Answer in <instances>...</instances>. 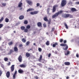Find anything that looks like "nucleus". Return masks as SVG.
<instances>
[{"mask_svg":"<svg viewBox=\"0 0 79 79\" xmlns=\"http://www.w3.org/2000/svg\"><path fill=\"white\" fill-rule=\"evenodd\" d=\"M63 12L62 10H60L59 12H57L52 17V18H56L60 14H61V13Z\"/></svg>","mask_w":79,"mask_h":79,"instance_id":"f257e3e1","label":"nucleus"},{"mask_svg":"<svg viewBox=\"0 0 79 79\" xmlns=\"http://www.w3.org/2000/svg\"><path fill=\"white\" fill-rule=\"evenodd\" d=\"M67 3V1L66 0H62L61 1L60 5L62 6V7H63V6H64L66 5Z\"/></svg>","mask_w":79,"mask_h":79,"instance_id":"f03ea898","label":"nucleus"},{"mask_svg":"<svg viewBox=\"0 0 79 79\" xmlns=\"http://www.w3.org/2000/svg\"><path fill=\"white\" fill-rule=\"evenodd\" d=\"M58 5H55L53 6L52 13H54V12H55V11H56V7H58Z\"/></svg>","mask_w":79,"mask_h":79,"instance_id":"7ed1b4c3","label":"nucleus"},{"mask_svg":"<svg viewBox=\"0 0 79 79\" xmlns=\"http://www.w3.org/2000/svg\"><path fill=\"white\" fill-rule=\"evenodd\" d=\"M62 17L64 18H67L69 17V14H64L62 15Z\"/></svg>","mask_w":79,"mask_h":79,"instance_id":"20e7f679","label":"nucleus"},{"mask_svg":"<svg viewBox=\"0 0 79 79\" xmlns=\"http://www.w3.org/2000/svg\"><path fill=\"white\" fill-rule=\"evenodd\" d=\"M18 60L19 62H21L23 60V57L21 56V55H20L19 56Z\"/></svg>","mask_w":79,"mask_h":79,"instance_id":"39448f33","label":"nucleus"},{"mask_svg":"<svg viewBox=\"0 0 79 79\" xmlns=\"http://www.w3.org/2000/svg\"><path fill=\"white\" fill-rule=\"evenodd\" d=\"M37 25L38 27H42V23L40 22H38L37 23Z\"/></svg>","mask_w":79,"mask_h":79,"instance_id":"423d86ee","label":"nucleus"},{"mask_svg":"<svg viewBox=\"0 0 79 79\" xmlns=\"http://www.w3.org/2000/svg\"><path fill=\"white\" fill-rule=\"evenodd\" d=\"M26 2L28 3V4H29V5H31L32 4V2L29 0H26Z\"/></svg>","mask_w":79,"mask_h":79,"instance_id":"0eeeda50","label":"nucleus"},{"mask_svg":"<svg viewBox=\"0 0 79 79\" xmlns=\"http://www.w3.org/2000/svg\"><path fill=\"white\" fill-rule=\"evenodd\" d=\"M15 65H12L11 67H10V69H11V72H13V71H14V70H15Z\"/></svg>","mask_w":79,"mask_h":79,"instance_id":"6e6552de","label":"nucleus"},{"mask_svg":"<svg viewBox=\"0 0 79 79\" xmlns=\"http://www.w3.org/2000/svg\"><path fill=\"white\" fill-rule=\"evenodd\" d=\"M10 72L8 71L6 73V76L7 78L10 77Z\"/></svg>","mask_w":79,"mask_h":79,"instance_id":"1a4fd4ad","label":"nucleus"},{"mask_svg":"<svg viewBox=\"0 0 79 79\" xmlns=\"http://www.w3.org/2000/svg\"><path fill=\"white\" fill-rule=\"evenodd\" d=\"M18 72L20 74H23L24 73V71L22 69H19L18 70Z\"/></svg>","mask_w":79,"mask_h":79,"instance_id":"9d476101","label":"nucleus"},{"mask_svg":"<svg viewBox=\"0 0 79 79\" xmlns=\"http://www.w3.org/2000/svg\"><path fill=\"white\" fill-rule=\"evenodd\" d=\"M37 13H38V11H35L33 12H30V14L32 15H36V14H37Z\"/></svg>","mask_w":79,"mask_h":79,"instance_id":"9b49d317","label":"nucleus"},{"mask_svg":"<svg viewBox=\"0 0 79 79\" xmlns=\"http://www.w3.org/2000/svg\"><path fill=\"white\" fill-rule=\"evenodd\" d=\"M22 6H23V3L21 2H20L18 4V7L21 8Z\"/></svg>","mask_w":79,"mask_h":79,"instance_id":"f8f14e48","label":"nucleus"},{"mask_svg":"<svg viewBox=\"0 0 79 79\" xmlns=\"http://www.w3.org/2000/svg\"><path fill=\"white\" fill-rule=\"evenodd\" d=\"M65 65L66 66H69L70 65V62H66L64 63Z\"/></svg>","mask_w":79,"mask_h":79,"instance_id":"ddd939ff","label":"nucleus"},{"mask_svg":"<svg viewBox=\"0 0 79 79\" xmlns=\"http://www.w3.org/2000/svg\"><path fill=\"white\" fill-rule=\"evenodd\" d=\"M24 15H22L20 16L19 17V19H20V20H22V19H24Z\"/></svg>","mask_w":79,"mask_h":79,"instance_id":"4468645a","label":"nucleus"},{"mask_svg":"<svg viewBox=\"0 0 79 79\" xmlns=\"http://www.w3.org/2000/svg\"><path fill=\"white\" fill-rule=\"evenodd\" d=\"M19 66H20V68H26V65L23 64H22L19 65Z\"/></svg>","mask_w":79,"mask_h":79,"instance_id":"2eb2a0df","label":"nucleus"},{"mask_svg":"<svg viewBox=\"0 0 79 79\" xmlns=\"http://www.w3.org/2000/svg\"><path fill=\"white\" fill-rule=\"evenodd\" d=\"M13 52H14V51L13 50V49H10V50L9 51V53H8V55H10L12 53H13Z\"/></svg>","mask_w":79,"mask_h":79,"instance_id":"dca6fc26","label":"nucleus"},{"mask_svg":"<svg viewBox=\"0 0 79 79\" xmlns=\"http://www.w3.org/2000/svg\"><path fill=\"white\" fill-rule=\"evenodd\" d=\"M44 20L45 21L47 22L48 21V17H45L44 18Z\"/></svg>","mask_w":79,"mask_h":79,"instance_id":"f3484780","label":"nucleus"},{"mask_svg":"<svg viewBox=\"0 0 79 79\" xmlns=\"http://www.w3.org/2000/svg\"><path fill=\"white\" fill-rule=\"evenodd\" d=\"M14 50L15 52H18V48L16 47H14Z\"/></svg>","mask_w":79,"mask_h":79,"instance_id":"a211bd4d","label":"nucleus"},{"mask_svg":"<svg viewBox=\"0 0 79 79\" xmlns=\"http://www.w3.org/2000/svg\"><path fill=\"white\" fill-rule=\"evenodd\" d=\"M30 53L29 52H27L26 54V56L27 57H29L30 56Z\"/></svg>","mask_w":79,"mask_h":79,"instance_id":"6ab92c4d","label":"nucleus"},{"mask_svg":"<svg viewBox=\"0 0 79 79\" xmlns=\"http://www.w3.org/2000/svg\"><path fill=\"white\" fill-rule=\"evenodd\" d=\"M40 62H41V63H46V61L44 59H42L41 60V61H39Z\"/></svg>","mask_w":79,"mask_h":79,"instance_id":"aec40b11","label":"nucleus"},{"mask_svg":"<svg viewBox=\"0 0 79 79\" xmlns=\"http://www.w3.org/2000/svg\"><path fill=\"white\" fill-rule=\"evenodd\" d=\"M71 11H76L77 10L76 9V8H72L71 9Z\"/></svg>","mask_w":79,"mask_h":79,"instance_id":"412c9836","label":"nucleus"},{"mask_svg":"<svg viewBox=\"0 0 79 79\" xmlns=\"http://www.w3.org/2000/svg\"><path fill=\"white\" fill-rule=\"evenodd\" d=\"M68 45L66 44H60V46L66 47Z\"/></svg>","mask_w":79,"mask_h":79,"instance_id":"4be33fe9","label":"nucleus"},{"mask_svg":"<svg viewBox=\"0 0 79 79\" xmlns=\"http://www.w3.org/2000/svg\"><path fill=\"white\" fill-rule=\"evenodd\" d=\"M64 26L65 27V28L68 29V25H67V24H66V23H64Z\"/></svg>","mask_w":79,"mask_h":79,"instance_id":"5701e85b","label":"nucleus"},{"mask_svg":"<svg viewBox=\"0 0 79 79\" xmlns=\"http://www.w3.org/2000/svg\"><path fill=\"white\" fill-rule=\"evenodd\" d=\"M58 45V43H55L54 44L52 45L53 47H56V45Z\"/></svg>","mask_w":79,"mask_h":79,"instance_id":"b1692460","label":"nucleus"},{"mask_svg":"<svg viewBox=\"0 0 79 79\" xmlns=\"http://www.w3.org/2000/svg\"><path fill=\"white\" fill-rule=\"evenodd\" d=\"M22 41L23 43H25L26 42V40L24 38H23L22 40Z\"/></svg>","mask_w":79,"mask_h":79,"instance_id":"393cba45","label":"nucleus"},{"mask_svg":"<svg viewBox=\"0 0 79 79\" xmlns=\"http://www.w3.org/2000/svg\"><path fill=\"white\" fill-rule=\"evenodd\" d=\"M20 29H21V30H22V31H23V30H24V29H25V27L21 26L20 27Z\"/></svg>","mask_w":79,"mask_h":79,"instance_id":"a878e982","label":"nucleus"},{"mask_svg":"<svg viewBox=\"0 0 79 79\" xmlns=\"http://www.w3.org/2000/svg\"><path fill=\"white\" fill-rule=\"evenodd\" d=\"M32 10H34V9L32 8H29L27 10V12H28L29 11H32Z\"/></svg>","mask_w":79,"mask_h":79,"instance_id":"bb28decb","label":"nucleus"},{"mask_svg":"<svg viewBox=\"0 0 79 79\" xmlns=\"http://www.w3.org/2000/svg\"><path fill=\"white\" fill-rule=\"evenodd\" d=\"M46 45H50V43H49V41H47V42L46 43Z\"/></svg>","mask_w":79,"mask_h":79,"instance_id":"cd10ccee","label":"nucleus"},{"mask_svg":"<svg viewBox=\"0 0 79 79\" xmlns=\"http://www.w3.org/2000/svg\"><path fill=\"white\" fill-rule=\"evenodd\" d=\"M42 55H41L40 56V59L39 60V61H41V60H42Z\"/></svg>","mask_w":79,"mask_h":79,"instance_id":"c85d7f7f","label":"nucleus"},{"mask_svg":"<svg viewBox=\"0 0 79 79\" xmlns=\"http://www.w3.org/2000/svg\"><path fill=\"white\" fill-rule=\"evenodd\" d=\"M5 22L6 23H8L9 22V19L7 18H6L5 19Z\"/></svg>","mask_w":79,"mask_h":79,"instance_id":"c756f323","label":"nucleus"},{"mask_svg":"<svg viewBox=\"0 0 79 79\" xmlns=\"http://www.w3.org/2000/svg\"><path fill=\"white\" fill-rule=\"evenodd\" d=\"M26 28L27 29H29L31 28V26H30L29 25H28L26 26Z\"/></svg>","mask_w":79,"mask_h":79,"instance_id":"7c9ffc66","label":"nucleus"},{"mask_svg":"<svg viewBox=\"0 0 79 79\" xmlns=\"http://www.w3.org/2000/svg\"><path fill=\"white\" fill-rule=\"evenodd\" d=\"M13 42L12 41H11L10 42H9L8 43V45H12L13 44Z\"/></svg>","mask_w":79,"mask_h":79,"instance_id":"2f4dec72","label":"nucleus"},{"mask_svg":"<svg viewBox=\"0 0 79 79\" xmlns=\"http://www.w3.org/2000/svg\"><path fill=\"white\" fill-rule=\"evenodd\" d=\"M69 16L70 18H73V16L72 15L69 14Z\"/></svg>","mask_w":79,"mask_h":79,"instance_id":"473e14b6","label":"nucleus"},{"mask_svg":"<svg viewBox=\"0 0 79 79\" xmlns=\"http://www.w3.org/2000/svg\"><path fill=\"white\" fill-rule=\"evenodd\" d=\"M37 65H38V66H40V67H41V68L42 67V64H41L40 63L37 64Z\"/></svg>","mask_w":79,"mask_h":79,"instance_id":"72a5a7b5","label":"nucleus"},{"mask_svg":"<svg viewBox=\"0 0 79 79\" xmlns=\"http://www.w3.org/2000/svg\"><path fill=\"white\" fill-rule=\"evenodd\" d=\"M69 51H67V53H65V55H69Z\"/></svg>","mask_w":79,"mask_h":79,"instance_id":"f704fd0d","label":"nucleus"},{"mask_svg":"<svg viewBox=\"0 0 79 79\" xmlns=\"http://www.w3.org/2000/svg\"><path fill=\"white\" fill-rule=\"evenodd\" d=\"M24 32H28V29L27 28L25 29L24 30Z\"/></svg>","mask_w":79,"mask_h":79,"instance_id":"c9c22d12","label":"nucleus"},{"mask_svg":"<svg viewBox=\"0 0 79 79\" xmlns=\"http://www.w3.org/2000/svg\"><path fill=\"white\" fill-rule=\"evenodd\" d=\"M2 5L3 6H6V3H2Z\"/></svg>","mask_w":79,"mask_h":79,"instance_id":"e433bc0d","label":"nucleus"},{"mask_svg":"<svg viewBox=\"0 0 79 79\" xmlns=\"http://www.w3.org/2000/svg\"><path fill=\"white\" fill-rule=\"evenodd\" d=\"M29 44H30V42L29 41H27L26 43V45L27 46L29 45Z\"/></svg>","mask_w":79,"mask_h":79,"instance_id":"4c0bfd02","label":"nucleus"},{"mask_svg":"<svg viewBox=\"0 0 79 79\" xmlns=\"http://www.w3.org/2000/svg\"><path fill=\"white\" fill-rule=\"evenodd\" d=\"M68 46H67L64 49V50H68Z\"/></svg>","mask_w":79,"mask_h":79,"instance_id":"58836bf2","label":"nucleus"},{"mask_svg":"<svg viewBox=\"0 0 79 79\" xmlns=\"http://www.w3.org/2000/svg\"><path fill=\"white\" fill-rule=\"evenodd\" d=\"M3 24H0V29L2 28V27H3Z\"/></svg>","mask_w":79,"mask_h":79,"instance_id":"ea45409f","label":"nucleus"},{"mask_svg":"<svg viewBox=\"0 0 79 79\" xmlns=\"http://www.w3.org/2000/svg\"><path fill=\"white\" fill-rule=\"evenodd\" d=\"M24 23L25 24H27L28 23V22H27V20H25L24 22Z\"/></svg>","mask_w":79,"mask_h":79,"instance_id":"a19ab883","label":"nucleus"},{"mask_svg":"<svg viewBox=\"0 0 79 79\" xmlns=\"http://www.w3.org/2000/svg\"><path fill=\"white\" fill-rule=\"evenodd\" d=\"M43 27H47V25L45 23H44L43 24Z\"/></svg>","mask_w":79,"mask_h":79,"instance_id":"79ce46f5","label":"nucleus"},{"mask_svg":"<svg viewBox=\"0 0 79 79\" xmlns=\"http://www.w3.org/2000/svg\"><path fill=\"white\" fill-rule=\"evenodd\" d=\"M4 60L5 61H8V58L7 57H5L4 59Z\"/></svg>","mask_w":79,"mask_h":79,"instance_id":"37998d69","label":"nucleus"},{"mask_svg":"<svg viewBox=\"0 0 79 79\" xmlns=\"http://www.w3.org/2000/svg\"><path fill=\"white\" fill-rule=\"evenodd\" d=\"M59 41L60 42L62 43L63 42V39H61Z\"/></svg>","mask_w":79,"mask_h":79,"instance_id":"c03bdc74","label":"nucleus"},{"mask_svg":"<svg viewBox=\"0 0 79 79\" xmlns=\"http://www.w3.org/2000/svg\"><path fill=\"white\" fill-rule=\"evenodd\" d=\"M38 50L39 52H42V49L41 48H38Z\"/></svg>","mask_w":79,"mask_h":79,"instance_id":"a18cd8bd","label":"nucleus"},{"mask_svg":"<svg viewBox=\"0 0 79 79\" xmlns=\"http://www.w3.org/2000/svg\"><path fill=\"white\" fill-rule=\"evenodd\" d=\"M47 22H48V24H50V23H51V19H50L48 21H47Z\"/></svg>","mask_w":79,"mask_h":79,"instance_id":"49530a36","label":"nucleus"},{"mask_svg":"<svg viewBox=\"0 0 79 79\" xmlns=\"http://www.w3.org/2000/svg\"><path fill=\"white\" fill-rule=\"evenodd\" d=\"M34 77L35 79H39V77H38V76H35Z\"/></svg>","mask_w":79,"mask_h":79,"instance_id":"de8ad7c7","label":"nucleus"},{"mask_svg":"<svg viewBox=\"0 0 79 79\" xmlns=\"http://www.w3.org/2000/svg\"><path fill=\"white\" fill-rule=\"evenodd\" d=\"M50 10L49 8H48V15H50V14L49 13V10Z\"/></svg>","mask_w":79,"mask_h":79,"instance_id":"09e8293b","label":"nucleus"},{"mask_svg":"<svg viewBox=\"0 0 79 79\" xmlns=\"http://www.w3.org/2000/svg\"><path fill=\"white\" fill-rule=\"evenodd\" d=\"M55 31V28L53 27L51 30V32H53Z\"/></svg>","mask_w":79,"mask_h":79,"instance_id":"8fccbe9b","label":"nucleus"},{"mask_svg":"<svg viewBox=\"0 0 79 79\" xmlns=\"http://www.w3.org/2000/svg\"><path fill=\"white\" fill-rule=\"evenodd\" d=\"M68 5H72V4H73V2H70L68 3Z\"/></svg>","mask_w":79,"mask_h":79,"instance_id":"3c124183","label":"nucleus"},{"mask_svg":"<svg viewBox=\"0 0 79 79\" xmlns=\"http://www.w3.org/2000/svg\"><path fill=\"white\" fill-rule=\"evenodd\" d=\"M2 70H0V76H2Z\"/></svg>","mask_w":79,"mask_h":79,"instance_id":"603ef678","label":"nucleus"},{"mask_svg":"<svg viewBox=\"0 0 79 79\" xmlns=\"http://www.w3.org/2000/svg\"><path fill=\"white\" fill-rule=\"evenodd\" d=\"M4 19V18L3 17H2V18L0 19V21H2Z\"/></svg>","mask_w":79,"mask_h":79,"instance_id":"864d4df0","label":"nucleus"},{"mask_svg":"<svg viewBox=\"0 0 79 79\" xmlns=\"http://www.w3.org/2000/svg\"><path fill=\"white\" fill-rule=\"evenodd\" d=\"M36 6L37 7H38L39 6H40V4L39 3H37L36 4Z\"/></svg>","mask_w":79,"mask_h":79,"instance_id":"5fc2aeb1","label":"nucleus"},{"mask_svg":"<svg viewBox=\"0 0 79 79\" xmlns=\"http://www.w3.org/2000/svg\"><path fill=\"white\" fill-rule=\"evenodd\" d=\"M10 64H11V63L10 62H9V63H7V65L8 66H10Z\"/></svg>","mask_w":79,"mask_h":79,"instance_id":"6e6d98bb","label":"nucleus"},{"mask_svg":"<svg viewBox=\"0 0 79 79\" xmlns=\"http://www.w3.org/2000/svg\"><path fill=\"white\" fill-rule=\"evenodd\" d=\"M23 45L22 44H21L19 45V47H23Z\"/></svg>","mask_w":79,"mask_h":79,"instance_id":"4d7b16f0","label":"nucleus"},{"mask_svg":"<svg viewBox=\"0 0 79 79\" xmlns=\"http://www.w3.org/2000/svg\"><path fill=\"white\" fill-rule=\"evenodd\" d=\"M16 77V75H15L14 74V75H13V79H15V77Z\"/></svg>","mask_w":79,"mask_h":79,"instance_id":"13d9d810","label":"nucleus"},{"mask_svg":"<svg viewBox=\"0 0 79 79\" xmlns=\"http://www.w3.org/2000/svg\"><path fill=\"white\" fill-rule=\"evenodd\" d=\"M51 53H49L48 55V57L50 58V56H51Z\"/></svg>","mask_w":79,"mask_h":79,"instance_id":"bf43d9fd","label":"nucleus"},{"mask_svg":"<svg viewBox=\"0 0 79 79\" xmlns=\"http://www.w3.org/2000/svg\"><path fill=\"white\" fill-rule=\"evenodd\" d=\"M79 55L77 53L76 55V57H77V58H79Z\"/></svg>","mask_w":79,"mask_h":79,"instance_id":"052dcab7","label":"nucleus"},{"mask_svg":"<svg viewBox=\"0 0 79 79\" xmlns=\"http://www.w3.org/2000/svg\"><path fill=\"white\" fill-rule=\"evenodd\" d=\"M17 74V71L16 70L15 72V73H14V74H15V75H16Z\"/></svg>","mask_w":79,"mask_h":79,"instance_id":"680f3d73","label":"nucleus"},{"mask_svg":"<svg viewBox=\"0 0 79 79\" xmlns=\"http://www.w3.org/2000/svg\"><path fill=\"white\" fill-rule=\"evenodd\" d=\"M66 42V40H64V44H65Z\"/></svg>","mask_w":79,"mask_h":79,"instance_id":"e2e57ef3","label":"nucleus"},{"mask_svg":"<svg viewBox=\"0 0 79 79\" xmlns=\"http://www.w3.org/2000/svg\"><path fill=\"white\" fill-rule=\"evenodd\" d=\"M76 4H77V5H79V2H76Z\"/></svg>","mask_w":79,"mask_h":79,"instance_id":"0e129e2a","label":"nucleus"},{"mask_svg":"<svg viewBox=\"0 0 79 79\" xmlns=\"http://www.w3.org/2000/svg\"><path fill=\"white\" fill-rule=\"evenodd\" d=\"M31 71H32V73H33V71H34V69H31Z\"/></svg>","mask_w":79,"mask_h":79,"instance_id":"69168bd1","label":"nucleus"},{"mask_svg":"<svg viewBox=\"0 0 79 79\" xmlns=\"http://www.w3.org/2000/svg\"><path fill=\"white\" fill-rule=\"evenodd\" d=\"M69 77H68V76H67V77H66V79H69Z\"/></svg>","mask_w":79,"mask_h":79,"instance_id":"338daca9","label":"nucleus"},{"mask_svg":"<svg viewBox=\"0 0 79 79\" xmlns=\"http://www.w3.org/2000/svg\"><path fill=\"white\" fill-rule=\"evenodd\" d=\"M48 70H51V68H49L48 69Z\"/></svg>","mask_w":79,"mask_h":79,"instance_id":"774afa93","label":"nucleus"}]
</instances>
